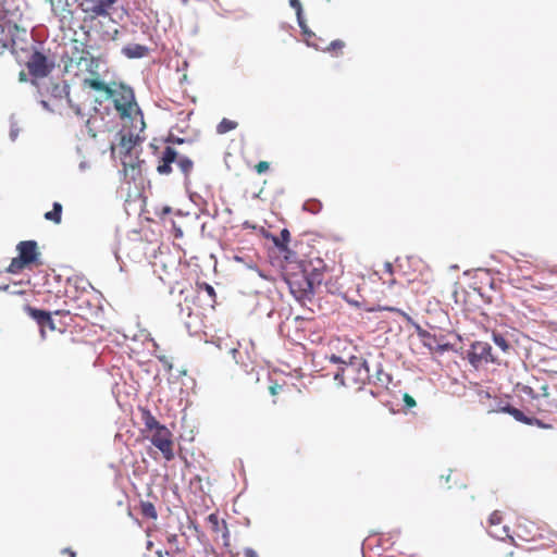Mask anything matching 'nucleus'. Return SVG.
Masks as SVG:
<instances>
[{"instance_id": "1", "label": "nucleus", "mask_w": 557, "mask_h": 557, "mask_svg": "<svg viewBox=\"0 0 557 557\" xmlns=\"http://www.w3.org/2000/svg\"><path fill=\"white\" fill-rule=\"evenodd\" d=\"M324 268V261L320 258L301 260L297 263L295 271L285 274L284 280L289 292L298 302L305 305L306 301H311L315 289L323 282Z\"/></svg>"}, {"instance_id": "2", "label": "nucleus", "mask_w": 557, "mask_h": 557, "mask_svg": "<svg viewBox=\"0 0 557 557\" xmlns=\"http://www.w3.org/2000/svg\"><path fill=\"white\" fill-rule=\"evenodd\" d=\"M174 162H176L177 166L184 174L185 183H187L194 162L186 156H178V152L171 146H166L162 151L160 163L157 166V172L161 175L170 174L172 172V163Z\"/></svg>"}, {"instance_id": "3", "label": "nucleus", "mask_w": 557, "mask_h": 557, "mask_svg": "<svg viewBox=\"0 0 557 557\" xmlns=\"http://www.w3.org/2000/svg\"><path fill=\"white\" fill-rule=\"evenodd\" d=\"M466 358L474 369L487 363L499 364L498 359L492 354V346L481 341H475L470 345Z\"/></svg>"}, {"instance_id": "4", "label": "nucleus", "mask_w": 557, "mask_h": 557, "mask_svg": "<svg viewBox=\"0 0 557 557\" xmlns=\"http://www.w3.org/2000/svg\"><path fill=\"white\" fill-rule=\"evenodd\" d=\"M27 69L34 78H42L48 76L54 67V63L50 61L47 55L38 50H35L28 61Z\"/></svg>"}, {"instance_id": "5", "label": "nucleus", "mask_w": 557, "mask_h": 557, "mask_svg": "<svg viewBox=\"0 0 557 557\" xmlns=\"http://www.w3.org/2000/svg\"><path fill=\"white\" fill-rule=\"evenodd\" d=\"M347 376L351 377L354 382H366V379H370V364L361 357L350 356L344 364Z\"/></svg>"}, {"instance_id": "6", "label": "nucleus", "mask_w": 557, "mask_h": 557, "mask_svg": "<svg viewBox=\"0 0 557 557\" xmlns=\"http://www.w3.org/2000/svg\"><path fill=\"white\" fill-rule=\"evenodd\" d=\"M171 436L172 434L170 430L165 425H162L159 429L153 430V434L150 438L151 444L162 453L163 457L168 461L174 458Z\"/></svg>"}, {"instance_id": "7", "label": "nucleus", "mask_w": 557, "mask_h": 557, "mask_svg": "<svg viewBox=\"0 0 557 557\" xmlns=\"http://www.w3.org/2000/svg\"><path fill=\"white\" fill-rule=\"evenodd\" d=\"M25 312L38 324L40 327L41 336L45 337V327H49V330L54 331L57 330V325L54 323V320L51 317V312L38 309L35 307H32L30 305H25L24 307Z\"/></svg>"}, {"instance_id": "8", "label": "nucleus", "mask_w": 557, "mask_h": 557, "mask_svg": "<svg viewBox=\"0 0 557 557\" xmlns=\"http://www.w3.org/2000/svg\"><path fill=\"white\" fill-rule=\"evenodd\" d=\"M18 252L17 257L23 260L26 264L37 263L40 257L38 251V244L36 240H22L16 245Z\"/></svg>"}, {"instance_id": "9", "label": "nucleus", "mask_w": 557, "mask_h": 557, "mask_svg": "<svg viewBox=\"0 0 557 557\" xmlns=\"http://www.w3.org/2000/svg\"><path fill=\"white\" fill-rule=\"evenodd\" d=\"M272 240L274 246L278 249L280 252L284 253L286 260H290L292 257L296 256V252L290 250L288 247V243L290 240V233L287 228H283L280 233V236H273Z\"/></svg>"}, {"instance_id": "10", "label": "nucleus", "mask_w": 557, "mask_h": 557, "mask_svg": "<svg viewBox=\"0 0 557 557\" xmlns=\"http://www.w3.org/2000/svg\"><path fill=\"white\" fill-rule=\"evenodd\" d=\"M372 369L374 371L373 374L370 373V379H366L370 384H374L382 387H387L392 382V375L386 373L383 370V366L381 362H375L372 364Z\"/></svg>"}, {"instance_id": "11", "label": "nucleus", "mask_w": 557, "mask_h": 557, "mask_svg": "<svg viewBox=\"0 0 557 557\" xmlns=\"http://www.w3.org/2000/svg\"><path fill=\"white\" fill-rule=\"evenodd\" d=\"M92 46H85L84 44H78L75 41L73 50L71 52V62L76 63L78 66L83 65L84 62L88 61L89 55L91 54Z\"/></svg>"}, {"instance_id": "12", "label": "nucleus", "mask_w": 557, "mask_h": 557, "mask_svg": "<svg viewBox=\"0 0 557 557\" xmlns=\"http://www.w3.org/2000/svg\"><path fill=\"white\" fill-rule=\"evenodd\" d=\"M122 54L127 59H141L149 52V48L140 44H128L122 48Z\"/></svg>"}, {"instance_id": "13", "label": "nucleus", "mask_w": 557, "mask_h": 557, "mask_svg": "<svg viewBox=\"0 0 557 557\" xmlns=\"http://www.w3.org/2000/svg\"><path fill=\"white\" fill-rule=\"evenodd\" d=\"M116 2V0H96L91 8L83 9L86 13H91L95 16H108L109 9Z\"/></svg>"}, {"instance_id": "14", "label": "nucleus", "mask_w": 557, "mask_h": 557, "mask_svg": "<svg viewBox=\"0 0 557 557\" xmlns=\"http://www.w3.org/2000/svg\"><path fill=\"white\" fill-rule=\"evenodd\" d=\"M51 9L55 15L61 17H66L67 15H73L71 5L74 3L72 0H50Z\"/></svg>"}, {"instance_id": "15", "label": "nucleus", "mask_w": 557, "mask_h": 557, "mask_svg": "<svg viewBox=\"0 0 557 557\" xmlns=\"http://www.w3.org/2000/svg\"><path fill=\"white\" fill-rule=\"evenodd\" d=\"M84 84L97 91H103L106 94V98H112L115 91L107 85L106 82L97 79V78H86Z\"/></svg>"}, {"instance_id": "16", "label": "nucleus", "mask_w": 557, "mask_h": 557, "mask_svg": "<svg viewBox=\"0 0 557 557\" xmlns=\"http://www.w3.org/2000/svg\"><path fill=\"white\" fill-rule=\"evenodd\" d=\"M128 98L123 97L124 102H121L119 99H114V107L115 109L121 113L123 117H129L131 116V107L132 101L134 100V94L133 90H128Z\"/></svg>"}, {"instance_id": "17", "label": "nucleus", "mask_w": 557, "mask_h": 557, "mask_svg": "<svg viewBox=\"0 0 557 557\" xmlns=\"http://www.w3.org/2000/svg\"><path fill=\"white\" fill-rule=\"evenodd\" d=\"M62 211L63 207L60 202L54 201L52 203V209L45 213V219L51 221L55 224H60L62 221Z\"/></svg>"}, {"instance_id": "18", "label": "nucleus", "mask_w": 557, "mask_h": 557, "mask_svg": "<svg viewBox=\"0 0 557 557\" xmlns=\"http://www.w3.org/2000/svg\"><path fill=\"white\" fill-rule=\"evenodd\" d=\"M141 420L145 426L150 431L157 430L163 425L159 423L149 409H141Z\"/></svg>"}, {"instance_id": "19", "label": "nucleus", "mask_w": 557, "mask_h": 557, "mask_svg": "<svg viewBox=\"0 0 557 557\" xmlns=\"http://www.w3.org/2000/svg\"><path fill=\"white\" fill-rule=\"evenodd\" d=\"M138 137H134L132 134L129 137H126L125 135L121 134V140H120V148L121 152L126 158L127 156H131V151L136 145Z\"/></svg>"}, {"instance_id": "20", "label": "nucleus", "mask_w": 557, "mask_h": 557, "mask_svg": "<svg viewBox=\"0 0 557 557\" xmlns=\"http://www.w3.org/2000/svg\"><path fill=\"white\" fill-rule=\"evenodd\" d=\"M101 62H103L101 55H94L91 53L88 58V61L84 62V65L86 71H88L90 74L98 75Z\"/></svg>"}, {"instance_id": "21", "label": "nucleus", "mask_w": 557, "mask_h": 557, "mask_svg": "<svg viewBox=\"0 0 557 557\" xmlns=\"http://www.w3.org/2000/svg\"><path fill=\"white\" fill-rule=\"evenodd\" d=\"M50 92L53 98L61 99L63 97H66L67 99H70V86L69 84H66V82H63L61 85L54 84Z\"/></svg>"}, {"instance_id": "22", "label": "nucleus", "mask_w": 557, "mask_h": 557, "mask_svg": "<svg viewBox=\"0 0 557 557\" xmlns=\"http://www.w3.org/2000/svg\"><path fill=\"white\" fill-rule=\"evenodd\" d=\"M236 127H237V122L224 117L216 125V133L220 135H223V134H226V133L235 129Z\"/></svg>"}, {"instance_id": "23", "label": "nucleus", "mask_w": 557, "mask_h": 557, "mask_svg": "<svg viewBox=\"0 0 557 557\" xmlns=\"http://www.w3.org/2000/svg\"><path fill=\"white\" fill-rule=\"evenodd\" d=\"M493 343L499 347L504 352H507L510 349V344L506 339V337L499 332L492 333Z\"/></svg>"}, {"instance_id": "24", "label": "nucleus", "mask_w": 557, "mask_h": 557, "mask_svg": "<svg viewBox=\"0 0 557 557\" xmlns=\"http://www.w3.org/2000/svg\"><path fill=\"white\" fill-rule=\"evenodd\" d=\"M27 267H29V264H26L18 257H15L11 260L9 267L7 268V272L11 274H17Z\"/></svg>"}, {"instance_id": "25", "label": "nucleus", "mask_w": 557, "mask_h": 557, "mask_svg": "<svg viewBox=\"0 0 557 557\" xmlns=\"http://www.w3.org/2000/svg\"><path fill=\"white\" fill-rule=\"evenodd\" d=\"M302 13H304V11L299 12V15H296V17H297L298 26L300 27L302 35L306 36V40H307V39H311V38L315 37V35L313 32L310 30V28L306 24Z\"/></svg>"}, {"instance_id": "26", "label": "nucleus", "mask_w": 557, "mask_h": 557, "mask_svg": "<svg viewBox=\"0 0 557 557\" xmlns=\"http://www.w3.org/2000/svg\"><path fill=\"white\" fill-rule=\"evenodd\" d=\"M302 209L312 214H317L321 211L322 203L317 199H309V200L305 201Z\"/></svg>"}, {"instance_id": "27", "label": "nucleus", "mask_w": 557, "mask_h": 557, "mask_svg": "<svg viewBox=\"0 0 557 557\" xmlns=\"http://www.w3.org/2000/svg\"><path fill=\"white\" fill-rule=\"evenodd\" d=\"M141 512L146 518L157 519L158 513L152 503H141Z\"/></svg>"}, {"instance_id": "28", "label": "nucleus", "mask_w": 557, "mask_h": 557, "mask_svg": "<svg viewBox=\"0 0 557 557\" xmlns=\"http://www.w3.org/2000/svg\"><path fill=\"white\" fill-rule=\"evenodd\" d=\"M20 127H18V124L15 120V115L12 114L10 116V132H9V137L11 139V141H15L20 135Z\"/></svg>"}, {"instance_id": "29", "label": "nucleus", "mask_w": 557, "mask_h": 557, "mask_svg": "<svg viewBox=\"0 0 557 557\" xmlns=\"http://www.w3.org/2000/svg\"><path fill=\"white\" fill-rule=\"evenodd\" d=\"M516 407L510 405L508 401H498L496 408H494L492 411L494 412H503L508 413L512 417V410H515Z\"/></svg>"}, {"instance_id": "30", "label": "nucleus", "mask_w": 557, "mask_h": 557, "mask_svg": "<svg viewBox=\"0 0 557 557\" xmlns=\"http://www.w3.org/2000/svg\"><path fill=\"white\" fill-rule=\"evenodd\" d=\"M512 418L518 422L529 425L531 417L527 416L523 411L516 408L515 410H512Z\"/></svg>"}, {"instance_id": "31", "label": "nucleus", "mask_w": 557, "mask_h": 557, "mask_svg": "<svg viewBox=\"0 0 557 557\" xmlns=\"http://www.w3.org/2000/svg\"><path fill=\"white\" fill-rule=\"evenodd\" d=\"M510 529L508 525H504L502 528V534H498L496 532H490V534L498 540L504 541L505 539H509L511 542H513V537L509 533Z\"/></svg>"}, {"instance_id": "32", "label": "nucleus", "mask_w": 557, "mask_h": 557, "mask_svg": "<svg viewBox=\"0 0 557 557\" xmlns=\"http://www.w3.org/2000/svg\"><path fill=\"white\" fill-rule=\"evenodd\" d=\"M345 367L344 366H341L337 371L334 373V380L338 382V384L341 386H345V380H344V376L346 375L347 376V372L346 370H344Z\"/></svg>"}, {"instance_id": "33", "label": "nucleus", "mask_w": 557, "mask_h": 557, "mask_svg": "<svg viewBox=\"0 0 557 557\" xmlns=\"http://www.w3.org/2000/svg\"><path fill=\"white\" fill-rule=\"evenodd\" d=\"M344 47H345V42L343 40L335 39L325 48V51L342 49Z\"/></svg>"}, {"instance_id": "34", "label": "nucleus", "mask_w": 557, "mask_h": 557, "mask_svg": "<svg viewBox=\"0 0 557 557\" xmlns=\"http://www.w3.org/2000/svg\"><path fill=\"white\" fill-rule=\"evenodd\" d=\"M529 425H537V426H539V428H541V429H550V428H552V425H550V424H547V423H545L544 421H542V420H540V419H537V418H535V417H531V418H530V423H529Z\"/></svg>"}, {"instance_id": "35", "label": "nucleus", "mask_w": 557, "mask_h": 557, "mask_svg": "<svg viewBox=\"0 0 557 557\" xmlns=\"http://www.w3.org/2000/svg\"><path fill=\"white\" fill-rule=\"evenodd\" d=\"M166 541L171 546L175 548L176 552L182 550V548L178 546V536L176 534H170Z\"/></svg>"}, {"instance_id": "36", "label": "nucleus", "mask_w": 557, "mask_h": 557, "mask_svg": "<svg viewBox=\"0 0 557 557\" xmlns=\"http://www.w3.org/2000/svg\"><path fill=\"white\" fill-rule=\"evenodd\" d=\"M500 521H502V516H500L499 511L496 510L490 515L488 522L491 525H497L500 523Z\"/></svg>"}, {"instance_id": "37", "label": "nucleus", "mask_w": 557, "mask_h": 557, "mask_svg": "<svg viewBox=\"0 0 557 557\" xmlns=\"http://www.w3.org/2000/svg\"><path fill=\"white\" fill-rule=\"evenodd\" d=\"M14 44L12 38H0V55L3 53L5 49Z\"/></svg>"}, {"instance_id": "38", "label": "nucleus", "mask_w": 557, "mask_h": 557, "mask_svg": "<svg viewBox=\"0 0 557 557\" xmlns=\"http://www.w3.org/2000/svg\"><path fill=\"white\" fill-rule=\"evenodd\" d=\"M165 141H166L168 144L182 145V144H184V143H185V138H182V137L175 136V135H173V134H170V135L166 137Z\"/></svg>"}, {"instance_id": "39", "label": "nucleus", "mask_w": 557, "mask_h": 557, "mask_svg": "<svg viewBox=\"0 0 557 557\" xmlns=\"http://www.w3.org/2000/svg\"><path fill=\"white\" fill-rule=\"evenodd\" d=\"M403 400L405 403L406 408H408V409L409 408H413L417 405L416 400L413 399V397L410 396L409 394H404Z\"/></svg>"}, {"instance_id": "40", "label": "nucleus", "mask_w": 557, "mask_h": 557, "mask_svg": "<svg viewBox=\"0 0 557 557\" xmlns=\"http://www.w3.org/2000/svg\"><path fill=\"white\" fill-rule=\"evenodd\" d=\"M270 168V164L269 162L267 161H260L257 165H256V172L258 174H263L264 172H267Z\"/></svg>"}, {"instance_id": "41", "label": "nucleus", "mask_w": 557, "mask_h": 557, "mask_svg": "<svg viewBox=\"0 0 557 557\" xmlns=\"http://www.w3.org/2000/svg\"><path fill=\"white\" fill-rule=\"evenodd\" d=\"M201 288H203V290H206V293L211 297V298H214L215 297V290L213 288V286H211L210 284L208 283H202L200 285Z\"/></svg>"}, {"instance_id": "42", "label": "nucleus", "mask_w": 557, "mask_h": 557, "mask_svg": "<svg viewBox=\"0 0 557 557\" xmlns=\"http://www.w3.org/2000/svg\"><path fill=\"white\" fill-rule=\"evenodd\" d=\"M289 5L296 11V15H299V12H302V5L299 0H288Z\"/></svg>"}, {"instance_id": "43", "label": "nucleus", "mask_w": 557, "mask_h": 557, "mask_svg": "<svg viewBox=\"0 0 557 557\" xmlns=\"http://www.w3.org/2000/svg\"><path fill=\"white\" fill-rule=\"evenodd\" d=\"M330 361H331L332 363L339 364V367H341V366H344V364H345V362H346V360H344L342 357H339V356H337V355H334V354H333V355H331V357H330Z\"/></svg>"}, {"instance_id": "44", "label": "nucleus", "mask_w": 557, "mask_h": 557, "mask_svg": "<svg viewBox=\"0 0 557 557\" xmlns=\"http://www.w3.org/2000/svg\"><path fill=\"white\" fill-rule=\"evenodd\" d=\"M69 104L70 107L74 110V113L79 116V117H83L84 116V113L81 109V107L78 104H73L71 99H69Z\"/></svg>"}, {"instance_id": "45", "label": "nucleus", "mask_w": 557, "mask_h": 557, "mask_svg": "<svg viewBox=\"0 0 557 557\" xmlns=\"http://www.w3.org/2000/svg\"><path fill=\"white\" fill-rule=\"evenodd\" d=\"M244 556L245 557H259L257 552L251 547H246L244 549Z\"/></svg>"}, {"instance_id": "46", "label": "nucleus", "mask_w": 557, "mask_h": 557, "mask_svg": "<svg viewBox=\"0 0 557 557\" xmlns=\"http://www.w3.org/2000/svg\"><path fill=\"white\" fill-rule=\"evenodd\" d=\"M89 168H90V164H89V162H88L87 160H82V161L79 162V164H78V170H79L81 172H85V171H87Z\"/></svg>"}, {"instance_id": "47", "label": "nucleus", "mask_w": 557, "mask_h": 557, "mask_svg": "<svg viewBox=\"0 0 557 557\" xmlns=\"http://www.w3.org/2000/svg\"><path fill=\"white\" fill-rule=\"evenodd\" d=\"M307 45L309 47H313L315 50H323V51H325V48H322L320 46V42L311 41V39H307Z\"/></svg>"}, {"instance_id": "48", "label": "nucleus", "mask_w": 557, "mask_h": 557, "mask_svg": "<svg viewBox=\"0 0 557 557\" xmlns=\"http://www.w3.org/2000/svg\"><path fill=\"white\" fill-rule=\"evenodd\" d=\"M449 349H451V345L449 343H445V344H440L437 346V350L440 352H444V351H448Z\"/></svg>"}, {"instance_id": "49", "label": "nucleus", "mask_w": 557, "mask_h": 557, "mask_svg": "<svg viewBox=\"0 0 557 557\" xmlns=\"http://www.w3.org/2000/svg\"><path fill=\"white\" fill-rule=\"evenodd\" d=\"M384 309H385V310H388V311L399 312V313H401V314H403V315H404L408 321H410V320H411V318H410L408 314H406L405 312H403L400 309H397V308H394V307H386V308H384Z\"/></svg>"}, {"instance_id": "50", "label": "nucleus", "mask_w": 557, "mask_h": 557, "mask_svg": "<svg viewBox=\"0 0 557 557\" xmlns=\"http://www.w3.org/2000/svg\"><path fill=\"white\" fill-rule=\"evenodd\" d=\"M248 268L256 271L260 277L267 278L263 272L256 264H249Z\"/></svg>"}, {"instance_id": "51", "label": "nucleus", "mask_w": 557, "mask_h": 557, "mask_svg": "<svg viewBox=\"0 0 557 557\" xmlns=\"http://www.w3.org/2000/svg\"><path fill=\"white\" fill-rule=\"evenodd\" d=\"M417 331H418V335H419L420 337H422V338H423V337H430V336H431V334H430L429 332H426V331L422 330L419 325H417Z\"/></svg>"}, {"instance_id": "52", "label": "nucleus", "mask_w": 557, "mask_h": 557, "mask_svg": "<svg viewBox=\"0 0 557 557\" xmlns=\"http://www.w3.org/2000/svg\"><path fill=\"white\" fill-rule=\"evenodd\" d=\"M62 554H67L70 557H76V552L73 550L72 548L70 547H65L62 549L61 552Z\"/></svg>"}, {"instance_id": "53", "label": "nucleus", "mask_w": 557, "mask_h": 557, "mask_svg": "<svg viewBox=\"0 0 557 557\" xmlns=\"http://www.w3.org/2000/svg\"><path fill=\"white\" fill-rule=\"evenodd\" d=\"M40 104H41V107H42L46 111H48V112H53V110L51 109V107H50V104H49V102H48V101H46V100H40Z\"/></svg>"}, {"instance_id": "54", "label": "nucleus", "mask_w": 557, "mask_h": 557, "mask_svg": "<svg viewBox=\"0 0 557 557\" xmlns=\"http://www.w3.org/2000/svg\"><path fill=\"white\" fill-rule=\"evenodd\" d=\"M90 123H91V121H90V119H88V120L86 121V127L88 128V134H89L91 137H96V133H95V132L92 131V128L90 127Z\"/></svg>"}, {"instance_id": "55", "label": "nucleus", "mask_w": 557, "mask_h": 557, "mask_svg": "<svg viewBox=\"0 0 557 557\" xmlns=\"http://www.w3.org/2000/svg\"><path fill=\"white\" fill-rule=\"evenodd\" d=\"M384 269L387 273L392 274L393 273V264L391 262H385L384 263Z\"/></svg>"}, {"instance_id": "56", "label": "nucleus", "mask_w": 557, "mask_h": 557, "mask_svg": "<svg viewBox=\"0 0 557 557\" xmlns=\"http://www.w3.org/2000/svg\"><path fill=\"white\" fill-rule=\"evenodd\" d=\"M8 293H10V294H12V295H22V294H24V292H23V290L15 289V288H14V289H11V288H10V289L8 290Z\"/></svg>"}, {"instance_id": "57", "label": "nucleus", "mask_w": 557, "mask_h": 557, "mask_svg": "<svg viewBox=\"0 0 557 557\" xmlns=\"http://www.w3.org/2000/svg\"><path fill=\"white\" fill-rule=\"evenodd\" d=\"M219 215V209L218 207L214 208L213 212L210 214V218L216 219Z\"/></svg>"}, {"instance_id": "58", "label": "nucleus", "mask_w": 557, "mask_h": 557, "mask_svg": "<svg viewBox=\"0 0 557 557\" xmlns=\"http://www.w3.org/2000/svg\"><path fill=\"white\" fill-rule=\"evenodd\" d=\"M450 474H451V470H449L447 475H442L441 479L445 480V482L448 483L450 480Z\"/></svg>"}, {"instance_id": "59", "label": "nucleus", "mask_w": 557, "mask_h": 557, "mask_svg": "<svg viewBox=\"0 0 557 557\" xmlns=\"http://www.w3.org/2000/svg\"><path fill=\"white\" fill-rule=\"evenodd\" d=\"M200 212H201V214H205V215H208V216H210V214H211V212L207 208H202L200 210Z\"/></svg>"}, {"instance_id": "60", "label": "nucleus", "mask_w": 557, "mask_h": 557, "mask_svg": "<svg viewBox=\"0 0 557 557\" xmlns=\"http://www.w3.org/2000/svg\"><path fill=\"white\" fill-rule=\"evenodd\" d=\"M10 289V285H0V290L8 292Z\"/></svg>"}, {"instance_id": "61", "label": "nucleus", "mask_w": 557, "mask_h": 557, "mask_svg": "<svg viewBox=\"0 0 557 557\" xmlns=\"http://www.w3.org/2000/svg\"><path fill=\"white\" fill-rule=\"evenodd\" d=\"M69 311H64V310H57L54 311V314H67Z\"/></svg>"}, {"instance_id": "62", "label": "nucleus", "mask_w": 557, "mask_h": 557, "mask_svg": "<svg viewBox=\"0 0 557 557\" xmlns=\"http://www.w3.org/2000/svg\"><path fill=\"white\" fill-rule=\"evenodd\" d=\"M3 33H4V26L2 24H0V38H4Z\"/></svg>"}, {"instance_id": "63", "label": "nucleus", "mask_w": 557, "mask_h": 557, "mask_svg": "<svg viewBox=\"0 0 557 557\" xmlns=\"http://www.w3.org/2000/svg\"><path fill=\"white\" fill-rule=\"evenodd\" d=\"M20 81H26L25 73H23V72L20 73Z\"/></svg>"}, {"instance_id": "64", "label": "nucleus", "mask_w": 557, "mask_h": 557, "mask_svg": "<svg viewBox=\"0 0 557 557\" xmlns=\"http://www.w3.org/2000/svg\"><path fill=\"white\" fill-rule=\"evenodd\" d=\"M153 543L151 541L147 542V549H150L152 547Z\"/></svg>"}]
</instances>
